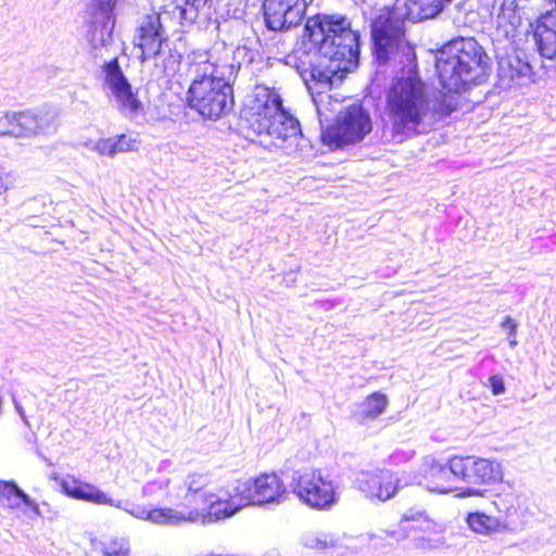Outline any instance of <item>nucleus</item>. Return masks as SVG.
I'll list each match as a JSON object with an SVG mask.
<instances>
[{
	"label": "nucleus",
	"mask_w": 556,
	"mask_h": 556,
	"mask_svg": "<svg viewBox=\"0 0 556 556\" xmlns=\"http://www.w3.org/2000/svg\"><path fill=\"white\" fill-rule=\"evenodd\" d=\"M242 123L254 135L268 138L273 146L286 150L295 147L301 137L300 124L282 109L280 96L262 86L255 88Z\"/></svg>",
	"instance_id": "nucleus-6"
},
{
	"label": "nucleus",
	"mask_w": 556,
	"mask_h": 556,
	"mask_svg": "<svg viewBox=\"0 0 556 556\" xmlns=\"http://www.w3.org/2000/svg\"><path fill=\"white\" fill-rule=\"evenodd\" d=\"M62 491L75 500L97 505L121 507V501H115L94 484L80 481L74 477H66L61 482Z\"/></svg>",
	"instance_id": "nucleus-22"
},
{
	"label": "nucleus",
	"mask_w": 556,
	"mask_h": 556,
	"mask_svg": "<svg viewBox=\"0 0 556 556\" xmlns=\"http://www.w3.org/2000/svg\"><path fill=\"white\" fill-rule=\"evenodd\" d=\"M451 466L457 479L472 485L490 484L503 477L502 465L495 459L473 455L453 456Z\"/></svg>",
	"instance_id": "nucleus-13"
},
{
	"label": "nucleus",
	"mask_w": 556,
	"mask_h": 556,
	"mask_svg": "<svg viewBox=\"0 0 556 556\" xmlns=\"http://www.w3.org/2000/svg\"><path fill=\"white\" fill-rule=\"evenodd\" d=\"M0 505L10 510H22L29 517H40L41 513L38 504L21 490L13 481L0 480Z\"/></svg>",
	"instance_id": "nucleus-23"
},
{
	"label": "nucleus",
	"mask_w": 556,
	"mask_h": 556,
	"mask_svg": "<svg viewBox=\"0 0 556 556\" xmlns=\"http://www.w3.org/2000/svg\"><path fill=\"white\" fill-rule=\"evenodd\" d=\"M452 0H395L384 8L372 22L376 59L380 63L397 61L412 63L414 49L405 39V20L418 22L437 16Z\"/></svg>",
	"instance_id": "nucleus-4"
},
{
	"label": "nucleus",
	"mask_w": 556,
	"mask_h": 556,
	"mask_svg": "<svg viewBox=\"0 0 556 556\" xmlns=\"http://www.w3.org/2000/svg\"><path fill=\"white\" fill-rule=\"evenodd\" d=\"M199 510H190L187 515L173 508H153L149 509L147 521L159 526H177L184 522L200 521Z\"/></svg>",
	"instance_id": "nucleus-25"
},
{
	"label": "nucleus",
	"mask_w": 556,
	"mask_h": 556,
	"mask_svg": "<svg viewBox=\"0 0 556 556\" xmlns=\"http://www.w3.org/2000/svg\"><path fill=\"white\" fill-rule=\"evenodd\" d=\"M179 58H180V56H179V55H176V54H170V55H169V64H170V70H172L173 72H175V71H176V67H177V65L179 64Z\"/></svg>",
	"instance_id": "nucleus-41"
},
{
	"label": "nucleus",
	"mask_w": 556,
	"mask_h": 556,
	"mask_svg": "<svg viewBox=\"0 0 556 556\" xmlns=\"http://www.w3.org/2000/svg\"><path fill=\"white\" fill-rule=\"evenodd\" d=\"M123 0H90L87 5V39L93 51L110 50L115 27L114 11Z\"/></svg>",
	"instance_id": "nucleus-12"
},
{
	"label": "nucleus",
	"mask_w": 556,
	"mask_h": 556,
	"mask_svg": "<svg viewBox=\"0 0 556 556\" xmlns=\"http://www.w3.org/2000/svg\"><path fill=\"white\" fill-rule=\"evenodd\" d=\"M500 65V76L503 78L504 76H507L510 79H514L516 76L519 75V71L514 68L511 65V62L509 60L502 59L498 62Z\"/></svg>",
	"instance_id": "nucleus-38"
},
{
	"label": "nucleus",
	"mask_w": 556,
	"mask_h": 556,
	"mask_svg": "<svg viewBox=\"0 0 556 556\" xmlns=\"http://www.w3.org/2000/svg\"><path fill=\"white\" fill-rule=\"evenodd\" d=\"M188 503H201L205 513H201L202 523H213L231 517L232 484L222 486L207 473L193 472L184 481Z\"/></svg>",
	"instance_id": "nucleus-7"
},
{
	"label": "nucleus",
	"mask_w": 556,
	"mask_h": 556,
	"mask_svg": "<svg viewBox=\"0 0 556 556\" xmlns=\"http://www.w3.org/2000/svg\"><path fill=\"white\" fill-rule=\"evenodd\" d=\"M14 402V406H15V409L16 412L18 413V415L25 420V413H24V408L22 407L21 404H18L15 400H13Z\"/></svg>",
	"instance_id": "nucleus-43"
},
{
	"label": "nucleus",
	"mask_w": 556,
	"mask_h": 556,
	"mask_svg": "<svg viewBox=\"0 0 556 556\" xmlns=\"http://www.w3.org/2000/svg\"><path fill=\"white\" fill-rule=\"evenodd\" d=\"M555 8L542 14L533 26V38L539 53L556 60V0H547Z\"/></svg>",
	"instance_id": "nucleus-21"
},
{
	"label": "nucleus",
	"mask_w": 556,
	"mask_h": 556,
	"mask_svg": "<svg viewBox=\"0 0 556 556\" xmlns=\"http://www.w3.org/2000/svg\"><path fill=\"white\" fill-rule=\"evenodd\" d=\"M18 113H5L0 116V136L18 138Z\"/></svg>",
	"instance_id": "nucleus-34"
},
{
	"label": "nucleus",
	"mask_w": 556,
	"mask_h": 556,
	"mask_svg": "<svg viewBox=\"0 0 556 556\" xmlns=\"http://www.w3.org/2000/svg\"><path fill=\"white\" fill-rule=\"evenodd\" d=\"M501 326L504 330L508 331L509 337H514L516 334L518 325L511 317L506 316Z\"/></svg>",
	"instance_id": "nucleus-39"
},
{
	"label": "nucleus",
	"mask_w": 556,
	"mask_h": 556,
	"mask_svg": "<svg viewBox=\"0 0 556 556\" xmlns=\"http://www.w3.org/2000/svg\"><path fill=\"white\" fill-rule=\"evenodd\" d=\"M388 536L394 538L396 540H401L404 535H399L395 531H383Z\"/></svg>",
	"instance_id": "nucleus-44"
},
{
	"label": "nucleus",
	"mask_w": 556,
	"mask_h": 556,
	"mask_svg": "<svg viewBox=\"0 0 556 556\" xmlns=\"http://www.w3.org/2000/svg\"><path fill=\"white\" fill-rule=\"evenodd\" d=\"M8 189L7 178L0 174V194L3 193Z\"/></svg>",
	"instance_id": "nucleus-42"
},
{
	"label": "nucleus",
	"mask_w": 556,
	"mask_h": 556,
	"mask_svg": "<svg viewBox=\"0 0 556 556\" xmlns=\"http://www.w3.org/2000/svg\"><path fill=\"white\" fill-rule=\"evenodd\" d=\"M231 60L230 50L225 46L188 54V74L192 77L188 103L206 118L216 119L232 106L231 81L240 66Z\"/></svg>",
	"instance_id": "nucleus-2"
},
{
	"label": "nucleus",
	"mask_w": 556,
	"mask_h": 556,
	"mask_svg": "<svg viewBox=\"0 0 556 556\" xmlns=\"http://www.w3.org/2000/svg\"><path fill=\"white\" fill-rule=\"evenodd\" d=\"M357 482L366 497L380 502L391 500L402 488L401 479L390 470L362 472Z\"/></svg>",
	"instance_id": "nucleus-17"
},
{
	"label": "nucleus",
	"mask_w": 556,
	"mask_h": 556,
	"mask_svg": "<svg viewBox=\"0 0 556 556\" xmlns=\"http://www.w3.org/2000/svg\"><path fill=\"white\" fill-rule=\"evenodd\" d=\"M164 40L160 15H148L135 37L136 46L141 49L142 61L159 55Z\"/></svg>",
	"instance_id": "nucleus-20"
},
{
	"label": "nucleus",
	"mask_w": 556,
	"mask_h": 556,
	"mask_svg": "<svg viewBox=\"0 0 556 556\" xmlns=\"http://www.w3.org/2000/svg\"><path fill=\"white\" fill-rule=\"evenodd\" d=\"M371 130V119L362 105L348 108L337 121L321 134L324 143L341 147L362 140Z\"/></svg>",
	"instance_id": "nucleus-11"
},
{
	"label": "nucleus",
	"mask_w": 556,
	"mask_h": 556,
	"mask_svg": "<svg viewBox=\"0 0 556 556\" xmlns=\"http://www.w3.org/2000/svg\"><path fill=\"white\" fill-rule=\"evenodd\" d=\"M403 522H416L417 525L414 526V528L427 534L439 532L437 530V523L429 518L425 510L419 508L407 509L401 518V523Z\"/></svg>",
	"instance_id": "nucleus-30"
},
{
	"label": "nucleus",
	"mask_w": 556,
	"mask_h": 556,
	"mask_svg": "<svg viewBox=\"0 0 556 556\" xmlns=\"http://www.w3.org/2000/svg\"><path fill=\"white\" fill-rule=\"evenodd\" d=\"M118 508L125 510L126 513H128L129 515H131L132 517H135L137 519L146 520V521L148 519L149 509L143 505L130 504V503L124 504L123 502H121V507H118Z\"/></svg>",
	"instance_id": "nucleus-35"
},
{
	"label": "nucleus",
	"mask_w": 556,
	"mask_h": 556,
	"mask_svg": "<svg viewBox=\"0 0 556 556\" xmlns=\"http://www.w3.org/2000/svg\"><path fill=\"white\" fill-rule=\"evenodd\" d=\"M290 488L299 501L317 510H329L339 501V484L330 475L317 468L293 471Z\"/></svg>",
	"instance_id": "nucleus-8"
},
{
	"label": "nucleus",
	"mask_w": 556,
	"mask_h": 556,
	"mask_svg": "<svg viewBox=\"0 0 556 556\" xmlns=\"http://www.w3.org/2000/svg\"><path fill=\"white\" fill-rule=\"evenodd\" d=\"M378 535H338L327 531H306L301 536V543L313 549L323 552H339L340 549H351L356 552L359 547L365 545L369 540L374 541Z\"/></svg>",
	"instance_id": "nucleus-15"
},
{
	"label": "nucleus",
	"mask_w": 556,
	"mask_h": 556,
	"mask_svg": "<svg viewBox=\"0 0 556 556\" xmlns=\"http://www.w3.org/2000/svg\"><path fill=\"white\" fill-rule=\"evenodd\" d=\"M441 540L440 539H433V538H430V536H425V535H420V536H415L414 538V544L417 548H421V549H431V548H435L438 546L441 545Z\"/></svg>",
	"instance_id": "nucleus-36"
},
{
	"label": "nucleus",
	"mask_w": 556,
	"mask_h": 556,
	"mask_svg": "<svg viewBox=\"0 0 556 556\" xmlns=\"http://www.w3.org/2000/svg\"><path fill=\"white\" fill-rule=\"evenodd\" d=\"M288 498V491L277 473H262L253 480L232 483L231 517L250 505H279Z\"/></svg>",
	"instance_id": "nucleus-9"
},
{
	"label": "nucleus",
	"mask_w": 556,
	"mask_h": 556,
	"mask_svg": "<svg viewBox=\"0 0 556 556\" xmlns=\"http://www.w3.org/2000/svg\"><path fill=\"white\" fill-rule=\"evenodd\" d=\"M421 471L422 479L417 483L424 484L430 492L448 493L453 490L452 482L457 479L452 471L451 458L443 465L431 456L425 457Z\"/></svg>",
	"instance_id": "nucleus-19"
},
{
	"label": "nucleus",
	"mask_w": 556,
	"mask_h": 556,
	"mask_svg": "<svg viewBox=\"0 0 556 556\" xmlns=\"http://www.w3.org/2000/svg\"><path fill=\"white\" fill-rule=\"evenodd\" d=\"M482 493L479 489L475 488V486H471V488H467L462 494L460 496H481Z\"/></svg>",
	"instance_id": "nucleus-40"
},
{
	"label": "nucleus",
	"mask_w": 556,
	"mask_h": 556,
	"mask_svg": "<svg viewBox=\"0 0 556 556\" xmlns=\"http://www.w3.org/2000/svg\"><path fill=\"white\" fill-rule=\"evenodd\" d=\"M508 340H509L510 348L514 349L517 345L516 334L514 337L508 336Z\"/></svg>",
	"instance_id": "nucleus-45"
},
{
	"label": "nucleus",
	"mask_w": 556,
	"mask_h": 556,
	"mask_svg": "<svg viewBox=\"0 0 556 556\" xmlns=\"http://www.w3.org/2000/svg\"><path fill=\"white\" fill-rule=\"evenodd\" d=\"M101 73L103 89L122 114L132 117L142 112L143 104L124 75L116 56L101 66Z\"/></svg>",
	"instance_id": "nucleus-10"
},
{
	"label": "nucleus",
	"mask_w": 556,
	"mask_h": 556,
	"mask_svg": "<svg viewBox=\"0 0 556 556\" xmlns=\"http://www.w3.org/2000/svg\"><path fill=\"white\" fill-rule=\"evenodd\" d=\"M92 551L103 556H129L130 546L125 538L91 540Z\"/></svg>",
	"instance_id": "nucleus-28"
},
{
	"label": "nucleus",
	"mask_w": 556,
	"mask_h": 556,
	"mask_svg": "<svg viewBox=\"0 0 556 556\" xmlns=\"http://www.w3.org/2000/svg\"><path fill=\"white\" fill-rule=\"evenodd\" d=\"M492 504L496 509L495 517L505 532L517 533L527 525L526 509L521 506L518 495L514 493L498 494Z\"/></svg>",
	"instance_id": "nucleus-18"
},
{
	"label": "nucleus",
	"mask_w": 556,
	"mask_h": 556,
	"mask_svg": "<svg viewBox=\"0 0 556 556\" xmlns=\"http://www.w3.org/2000/svg\"><path fill=\"white\" fill-rule=\"evenodd\" d=\"M18 128V138L51 134L56 129L55 117L50 112H20Z\"/></svg>",
	"instance_id": "nucleus-24"
},
{
	"label": "nucleus",
	"mask_w": 556,
	"mask_h": 556,
	"mask_svg": "<svg viewBox=\"0 0 556 556\" xmlns=\"http://www.w3.org/2000/svg\"><path fill=\"white\" fill-rule=\"evenodd\" d=\"M85 147L99 154L100 156H108V157H114V146H113V139L111 138H100L98 140H88L85 143Z\"/></svg>",
	"instance_id": "nucleus-33"
},
{
	"label": "nucleus",
	"mask_w": 556,
	"mask_h": 556,
	"mask_svg": "<svg viewBox=\"0 0 556 556\" xmlns=\"http://www.w3.org/2000/svg\"><path fill=\"white\" fill-rule=\"evenodd\" d=\"M488 387L494 395H501L505 392L504 379L500 375H493L489 378Z\"/></svg>",
	"instance_id": "nucleus-37"
},
{
	"label": "nucleus",
	"mask_w": 556,
	"mask_h": 556,
	"mask_svg": "<svg viewBox=\"0 0 556 556\" xmlns=\"http://www.w3.org/2000/svg\"><path fill=\"white\" fill-rule=\"evenodd\" d=\"M170 484L172 480L164 477L149 481L142 486V497H157L162 494L173 496V492L169 489Z\"/></svg>",
	"instance_id": "nucleus-31"
},
{
	"label": "nucleus",
	"mask_w": 556,
	"mask_h": 556,
	"mask_svg": "<svg viewBox=\"0 0 556 556\" xmlns=\"http://www.w3.org/2000/svg\"><path fill=\"white\" fill-rule=\"evenodd\" d=\"M115 155L118 153H126L136 151L139 148V141L136 136L122 134L119 136L112 137Z\"/></svg>",
	"instance_id": "nucleus-32"
},
{
	"label": "nucleus",
	"mask_w": 556,
	"mask_h": 556,
	"mask_svg": "<svg viewBox=\"0 0 556 556\" xmlns=\"http://www.w3.org/2000/svg\"><path fill=\"white\" fill-rule=\"evenodd\" d=\"M481 8L486 10L490 15L496 16V25L502 29L506 37H514L518 26H520L527 0H478Z\"/></svg>",
	"instance_id": "nucleus-16"
},
{
	"label": "nucleus",
	"mask_w": 556,
	"mask_h": 556,
	"mask_svg": "<svg viewBox=\"0 0 556 556\" xmlns=\"http://www.w3.org/2000/svg\"><path fill=\"white\" fill-rule=\"evenodd\" d=\"M304 36L317 47V60L308 65L302 62L298 72L308 90L317 93L331 89L344 73L353 71L358 62L359 36L351 29L343 16L317 15L307 20Z\"/></svg>",
	"instance_id": "nucleus-1"
},
{
	"label": "nucleus",
	"mask_w": 556,
	"mask_h": 556,
	"mask_svg": "<svg viewBox=\"0 0 556 556\" xmlns=\"http://www.w3.org/2000/svg\"><path fill=\"white\" fill-rule=\"evenodd\" d=\"M468 527L479 534L490 535L494 533H504L501 522L495 515H488L484 513H470L466 518Z\"/></svg>",
	"instance_id": "nucleus-27"
},
{
	"label": "nucleus",
	"mask_w": 556,
	"mask_h": 556,
	"mask_svg": "<svg viewBox=\"0 0 556 556\" xmlns=\"http://www.w3.org/2000/svg\"><path fill=\"white\" fill-rule=\"evenodd\" d=\"M199 510H190L187 515L173 508H153L149 509L147 521L159 526H177L184 522L200 521Z\"/></svg>",
	"instance_id": "nucleus-26"
},
{
	"label": "nucleus",
	"mask_w": 556,
	"mask_h": 556,
	"mask_svg": "<svg viewBox=\"0 0 556 556\" xmlns=\"http://www.w3.org/2000/svg\"><path fill=\"white\" fill-rule=\"evenodd\" d=\"M451 112L441 93L430 92L410 67L396 77L387 92V114L395 135L428 132Z\"/></svg>",
	"instance_id": "nucleus-3"
},
{
	"label": "nucleus",
	"mask_w": 556,
	"mask_h": 556,
	"mask_svg": "<svg viewBox=\"0 0 556 556\" xmlns=\"http://www.w3.org/2000/svg\"><path fill=\"white\" fill-rule=\"evenodd\" d=\"M388 405V399L380 392H375L367 396L359 406V417L362 421L376 419L384 413Z\"/></svg>",
	"instance_id": "nucleus-29"
},
{
	"label": "nucleus",
	"mask_w": 556,
	"mask_h": 556,
	"mask_svg": "<svg viewBox=\"0 0 556 556\" xmlns=\"http://www.w3.org/2000/svg\"><path fill=\"white\" fill-rule=\"evenodd\" d=\"M489 56L473 38L459 37L435 54V68L442 86L452 92L479 85L488 76Z\"/></svg>",
	"instance_id": "nucleus-5"
},
{
	"label": "nucleus",
	"mask_w": 556,
	"mask_h": 556,
	"mask_svg": "<svg viewBox=\"0 0 556 556\" xmlns=\"http://www.w3.org/2000/svg\"><path fill=\"white\" fill-rule=\"evenodd\" d=\"M263 11L268 29L288 31L302 23L306 0H264Z\"/></svg>",
	"instance_id": "nucleus-14"
}]
</instances>
